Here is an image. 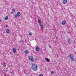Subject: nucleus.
Instances as JSON below:
<instances>
[{"instance_id":"1","label":"nucleus","mask_w":76,"mask_h":76,"mask_svg":"<svg viewBox=\"0 0 76 76\" xmlns=\"http://www.w3.org/2000/svg\"><path fill=\"white\" fill-rule=\"evenodd\" d=\"M31 69L34 71H37L38 66L35 64H33L31 66Z\"/></svg>"},{"instance_id":"2","label":"nucleus","mask_w":76,"mask_h":76,"mask_svg":"<svg viewBox=\"0 0 76 76\" xmlns=\"http://www.w3.org/2000/svg\"><path fill=\"white\" fill-rule=\"evenodd\" d=\"M68 57L69 58H70L71 60L72 61H75V59H74V58H73L74 56H73L72 54H70V55H68Z\"/></svg>"},{"instance_id":"3","label":"nucleus","mask_w":76,"mask_h":76,"mask_svg":"<svg viewBox=\"0 0 76 76\" xmlns=\"http://www.w3.org/2000/svg\"><path fill=\"white\" fill-rule=\"evenodd\" d=\"M67 41L69 44H70H70H72V41L71 39H70V38H68L67 39Z\"/></svg>"},{"instance_id":"4","label":"nucleus","mask_w":76,"mask_h":76,"mask_svg":"<svg viewBox=\"0 0 76 76\" xmlns=\"http://www.w3.org/2000/svg\"><path fill=\"white\" fill-rule=\"evenodd\" d=\"M20 12H18L17 13V15H15V18H17V16H18V17H20Z\"/></svg>"},{"instance_id":"5","label":"nucleus","mask_w":76,"mask_h":76,"mask_svg":"<svg viewBox=\"0 0 76 76\" xmlns=\"http://www.w3.org/2000/svg\"><path fill=\"white\" fill-rule=\"evenodd\" d=\"M29 60L31 61H34V60H33V57L32 56H30L29 57Z\"/></svg>"},{"instance_id":"6","label":"nucleus","mask_w":76,"mask_h":76,"mask_svg":"<svg viewBox=\"0 0 76 76\" xmlns=\"http://www.w3.org/2000/svg\"><path fill=\"white\" fill-rule=\"evenodd\" d=\"M66 24V21L64 20H63L62 22V25H64Z\"/></svg>"},{"instance_id":"7","label":"nucleus","mask_w":76,"mask_h":76,"mask_svg":"<svg viewBox=\"0 0 76 76\" xmlns=\"http://www.w3.org/2000/svg\"><path fill=\"white\" fill-rule=\"evenodd\" d=\"M13 53H16V49L15 48H13Z\"/></svg>"},{"instance_id":"8","label":"nucleus","mask_w":76,"mask_h":76,"mask_svg":"<svg viewBox=\"0 0 76 76\" xmlns=\"http://www.w3.org/2000/svg\"><path fill=\"white\" fill-rule=\"evenodd\" d=\"M67 1V0H64L63 2V4H66Z\"/></svg>"},{"instance_id":"9","label":"nucleus","mask_w":76,"mask_h":76,"mask_svg":"<svg viewBox=\"0 0 76 76\" xmlns=\"http://www.w3.org/2000/svg\"><path fill=\"white\" fill-rule=\"evenodd\" d=\"M36 51H39V47H37L36 48Z\"/></svg>"},{"instance_id":"10","label":"nucleus","mask_w":76,"mask_h":76,"mask_svg":"<svg viewBox=\"0 0 76 76\" xmlns=\"http://www.w3.org/2000/svg\"><path fill=\"white\" fill-rule=\"evenodd\" d=\"M40 25L42 29H44V26H43V25H42V24H41V23H40Z\"/></svg>"},{"instance_id":"11","label":"nucleus","mask_w":76,"mask_h":76,"mask_svg":"<svg viewBox=\"0 0 76 76\" xmlns=\"http://www.w3.org/2000/svg\"><path fill=\"white\" fill-rule=\"evenodd\" d=\"M6 31L7 34H9L10 32L9 31V29H7L6 30Z\"/></svg>"},{"instance_id":"12","label":"nucleus","mask_w":76,"mask_h":76,"mask_svg":"<svg viewBox=\"0 0 76 76\" xmlns=\"http://www.w3.org/2000/svg\"><path fill=\"white\" fill-rule=\"evenodd\" d=\"M9 19V18L7 16H6L4 18L5 20H7Z\"/></svg>"},{"instance_id":"13","label":"nucleus","mask_w":76,"mask_h":76,"mask_svg":"<svg viewBox=\"0 0 76 76\" xmlns=\"http://www.w3.org/2000/svg\"><path fill=\"white\" fill-rule=\"evenodd\" d=\"M25 54H28V53H29V52L28 51V50H26L25 51Z\"/></svg>"},{"instance_id":"14","label":"nucleus","mask_w":76,"mask_h":76,"mask_svg":"<svg viewBox=\"0 0 76 76\" xmlns=\"http://www.w3.org/2000/svg\"><path fill=\"white\" fill-rule=\"evenodd\" d=\"M46 60L47 61H50V60L48 58H46Z\"/></svg>"},{"instance_id":"15","label":"nucleus","mask_w":76,"mask_h":76,"mask_svg":"<svg viewBox=\"0 0 76 76\" xmlns=\"http://www.w3.org/2000/svg\"><path fill=\"white\" fill-rule=\"evenodd\" d=\"M15 9H13V10H12V12H15Z\"/></svg>"},{"instance_id":"16","label":"nucleus","mask_w":76,"mask_h":76,"mask_svg":"<svg viewBox=\"0 0 76 76\" xmlns=\"http://www.w3.org/2000/svg\"><path fill=\"white\" fill-rule=\"evenodd\" d=\"M29 35H32V34L31 33H30L29 34Z\"/></svg>"},{"instance_id":"17","label":"nucleus","mask_w":76,"mask_h":76,"mask_svg":"<svg viewBox=\"0 0 76 76\" xmlns=\"http://www.w3.org/2000/svg\"><path fill=\"white\" fill-rule=\"evenodd\" d=\"M39 76H43V75L42 74H40Z\"/></svg>"},{"instance_id":"18","label":"nucleus","mask_w":76,"mask_h":76,"mask_svg":"<svg viewBox=\"0 0 76 76\" xmlns=\"http://www.w3.org/2000/svg\"><path fill=\"white\" fill-rule=\"evenodd\" d=\"M51 74H53L54 73V72L53 71H52L51 72Z\"/></svg>"},{"instance_id":"19","label":"nucleus","mask_w":76,"mask_h":76,"mask_svg":"<svg viewBox=\"0 0 76 76\" xmlns=\"http://www.w3.org/2000/svg\"><path fill=\"white\" fill-rule=\"evenodd\" d=\"M6 66V65L4 63V65H3V66H4V67H5V66Z\"/></svg>"},{"instance_id":"20","label":"nucleus","mask_w":76,"mask_h":76,"mask_svg":"<svg viewBox=\"0 0 76 76\" xmlns=\"http://www.w3.org/2000/svg\"><path fill=\"white\" fill-rule=\"evenodd\" d=\"M38 22L39 23H41V21H40V20H38Z\"/></svg>"},{"instance_id":"21","label":"nucleus","mask_w":76,"mask_h":76,"mask_svg":"<svg viewBox=\"0 0 76 76\" xmlns=\"http://www.w3.org/2000/svg\"><path fill=\"white\" fill-rule=\"evenodd\" d=\"M11 14H12H12H13V12H11Z\"/></svg>"},{"instance_id":"22","label":"nucleus","mask_w":76,"mask_h":76,"mask_svg":"<svg viewBox=\"0 0 76 76\" xmlns=\"http://www.w3.org/2000/svg\"><path fill=\"white\" fill-rule=\"evenodd\" d=\"M8 26H7V25H6V27H8Z\"/></svg>"},{"instance_id":"23","label":"nucleus","mask_w":76,"mask_h":76,"mask_svg":"<svg viewBox=\"0 0 76 76\" xmlns=\"http://www.w3.org/2000/svg\"><path fill=\"white\" fill-rule=\"evenodd\" d=\"M21 41L22 42H23V40H21Z\"/></svg>"},{"instance_id":"24","label":"nucleus","mask_w":76,"mask_h":76,"mask_svg":"<svg viewBox=\"0 0 76 76\" xmlns=\"http://www.w3.org/2000/svg\"><path fill=\"white\" fill-rule=\"evenodd\" d=\"M1 22V19H0V22Z\"/></svg>"},{"instance_id":"25","label":"nucleus","mask_w":76,"mask_h":76,"mask_svg":"<svg viewBox=\"0 0 76 76\" xmlns=\"http://www.w3.org/2000/svg\"><path fill=\"white\" fill-rule=\"evenodd\" d=\"M5 76H6V75H5Z\"/></svg>"},{"instance_id":"26","label":"nucleus","mask_w":76,"mask_h":76,"mask_svg":"<svg viewBox=\"0 0 76 76\" xmlns=\"http://www.w3.org/2000/svg\"><path fill=\"white\" fill-rule=\"evenodd\" d=\"M6 72H7V71H6Z\"/></svg>"}]
</instances>
